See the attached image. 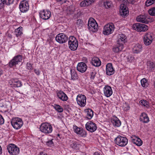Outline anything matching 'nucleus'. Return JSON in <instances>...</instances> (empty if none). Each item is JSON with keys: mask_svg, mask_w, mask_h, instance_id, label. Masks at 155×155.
<instances>
[{"mask_svg": "<svg viewBox=\"0 0 155 155\" xmlns=\"http://www.w3.org/2000/svg\"><path fill=\"white\" fill-rule=\"evenodd\" d=\"M133 28L138 31H145L148 30V26L146 25L139 23H135L132 26Z\"/></svg>", "mask_w": 155, "mask_h": 155, "instance_id": "6e6552de", "label": "nucleus"}, {"mask_svg": "<svg viewBox=\"0 0 155 155\" xmlns=\"http://www.w3.org/2000/svg\"><path fill=\"white\" fill-rule=\"evenodd\" d=\"M73 129L74 132L80 137H85L86 136L87 134L86 131L82 128H80L76 125H74L73 126Z\"/></svg>", "mask_w": 155, "mask_h": 155, "instance_id": "2eb2a0df", "label": "nucleus"}, {"mask_svg": "<svg viewBox=\"0 0 155 155\" xmlns=\"http://www.w3.org/2000/svg\"><path fill=\"white\" fill-rule=\"evenodd\" d=\"M40 155H47V154L46 153L42 152L40 153Z\"/></svg>", "mask_w": 155, "mask_h": 155, "instance_id": "6e6d98bb", "label": "nucleus"}, {"mask_svg": "<svg viewBox=\"0 0 155 155\" xmlns=\"http://www.w3.org/2000/svg\"><path fill=\"white\" fill-rule=\"evenodd\" d=\"M96 75V73L95 72H92L91 74V78L92 79H94Z\"/></svg>", "mask_w": 155, "mask_h": 155, "instance_id": "de8ad7c7", "label": "nucleus"}, {"mask_svg": "<svg viewBox=\"0 0 155 155\" xmlns=\"http://www.w3.org/2000/svg\"><path fill=\"white\" fill-rule=\"evenodd\" d=\"M15 33L17 37H20L23 34L22 28L21 27H20L16 29L15 30Z\"/></svg>", "mask_w": 155, "mask_h": 155, "instance_id": "473e14b6", "label": "nucleus"}, {"mask_svg": "<svg viewBox=\"0 0 155 155\" xmlns=\"http://www.w3.org/2000/svg\"><path fill=\"white\" fill-rule=\"evenodd\" d=\"M3 71L2 69L0 68V76L2 74Z\"/></svg>", "mask_w": 155, "mask_h": 155, "instance_id": "4d7b16f0", "label": "nucleus"}, {"mask_svg": "<svg viewBox=\"0 0 155 155\" xmlns=\"http://www.w3.org/2000/svg\"><path fill=\"white\" fill-rule=\"evenodd\" d=\"M4 119L2 115L0 114V124L2 125L4 123Z\"/></svg>", "mask_w": 155, "mask_h": 155, "instance_id": "09e8293b", "label": "nucleus"}, {"mask_svg": "<svg viewBox=\"0 0 155 155\" xmlns=\"http://www.w3.org/2000/svg\"><path fill=\"white\" fill-rule=\"evenodd\" d=\"M83 21L81 19H78L76 23L77 26L79 28H81L83 26Z\"/></svg>", "mask_w": 155, "mask_h": 155, "instance_id": "e433bc0d", "label": "nucleus"}, {"mask_svg": "<svg viewBox=\"0 0 155 155\" xmlns=\"http://www.w3.org/2000/svg\"><path fill=\"white\" fill-rule=\"evenodd\" d=\"M137 21L145 23H147L148 21L147 18V16L145 15H140L136 18Z\"/></svg>", "mask_w": 155, "mask_h": 155, "instance_id": "cd10ccee", "label": "nucleus"}, {"mask_svg": "<svg viewBox=\"0 0 155 155\" xmlns=\"http://www.w3.org/2000/svg\"><path fill=\"white\" fill-rule=\"evenodd\" d=\"M111 121L115 127H119L121 125V121L116 117H113L111 119Z\"/></svg>", "mask_w": 155, "mask_h": 155, "instance_id": "c85d7f7f", "label": "nucleus"}, {"mask_svg": "<svg viewBox=\"0 0 155 155\" xmlns=\"http://www.w3.org/2000/svg\"><path fill=\"white\" fill-rule=\"evenodd\" d=\"M22 56L21 55H18L15 56L9 62V66L12 67L14 66H15L18 62H21L22 60Z\"/></svg>", "mask_w": 155, "mask_h": 155, "instance_id": "1a4fd4ad", "label": "nucleus"}, {"mask_svg": "<svg viewBox=\"0 0 155 155\" xmlns=\"http://www.w3.org/2000/svg\"><path fill=\"white\" fill-rule=\"evenodd\" d=\"M76 155L75 154V155Z\"/></svg>", "mask_w": 155, "mask_h": 155, "instance_id": "680f3d73", "label": "nucleus"}, {"mask_svg": "<svg viewBox=\"0 0 155 155\" xmlns=\"http://www.w3.org/2000/svg\"><path fill=\"white\" fill-rule=\"evenodd\" d=\"M132 142L138 146H140L142 144V141L139 138L135 136H133L131 137Z\"/></svg>", "mask_w": 155, "mask_h": 155, "instance_id": "393cba45", "label": "nucleus"}, {"mask_svg": "<svg viewBox=\"0 0 155 155\" xmlns=\"http://www.w3.org/2000/svg\"><path fill=\"white\" fill-rule=\"evenodd\" d=\"M86 117L88 119H91L93 116V111L90 109H88L85 110Z\"/></svg>", "mask_w": 155, "mask_h": 155, "instance_id": "2f4dec72", "label": "nucleus"}, {"mask_svg": "<svg viewBox=\"0 0 155 155\" xmlns=\"http://www.w3.org/2000/svg\"><path fill=\"white\" fill-rule=\"evenodd\" d=\"M114 25L113 23L107 24L104 27L103 34L107 35L111 34L114 32Z\"/></svg>", "mask_w": 155, "mask_h": 155, "instance_id": "423d86ee", "label": "nucleus"}, {"mask_svg": "<svg viewBox=\"0 0 155 155\" xmlns=\"http://www.w3.org/2000/svg\"><path fill=\"white\" fill-rule=\"evenodd\" d=\"M19 8L21 12H27L29 8V5L28 2L25 0L21 2L19 5Z\"/></svg>", "mask_w": 155, "mask_h": 155, "instance_id": "dca6fc26", "label": "nucleus"}, {"mask_svg": "<svg viewBox=\"0 0 155 155\" xmlns=\"http://www.w3.org/2000/svg\"><path fill=\"white\" fill-rule=\"evenodd\" d=\"M140 120L144 123H147L149 121V119L147 114L142 113L140 115Z\"/></svg>", "mask_w": 155, "mask_h": 155, "instance_id": "7c9ffc66", "label": "nucleus"}, {"mask_svg": "<svg viewBox=\"0 0 155 155\" xmlns=\"http://www.w3.org/2000/svg\"><path fill=\"white\" fill-rule=\"evenodd\" d=\"M115 71L111 63H109L106 65V74L108 75H111L114 73Z\"/></svg>", "mask_w": 155, "mask_h": 155, "instance_id": "6ab92c4d", "label": "nucleus"}, {"mask_svg": "<svg viewBox=\"0 0 155 155\" xmlns=\"http://www.w3.org/2000/svg\"><path fill=\"white\" fill-rule=\"evenodd\" d=\"M11 124L15 129L18 130L22 127L23 123L22 120L20 118L15 117L12 119Z\"/></svg>", "mask_w": 155, "mask_h": 155, "instance_id": "20e7f679", "label": "nucleus"}, {"mask_svg": "<svg viewBox=\"0 0 155 155\" xmlns=\"http://www.w3.org/2000/svg\"><path fill=\"white\" fill-rule=\"evenodd\" d=\"M101 61L97 57L92 58L91 60V63L95 67H99L101 65Z\"/></svg>", "mask_w": 155, "mask_h": 155, "instance_id": "b1692460", "label": "nucleus"}, {"mask_svg": "<svg viewBox=\"0 0 155 155\" xmlns=\"http://www.w3.org/2000/svg\"><path fill=\"white\" fill-rule=\"evenodd\" d=\"M85 128L88 131L92 133L97 130V126L96 124L94 122L89 121L86 124Z\"/></svg>", "mask_w": 155, "mask_h": 155, "instance_id": "f8f14e48", "label": "nucleus"}, {"mask_svg": "<svg viewBox=\"0 0 155 155\" xmlns=\"http://www.w3.org/2000/svg\"><path fill=\"white\" fill-rule=\"evenodd\" d=\"M8 83L12 87H20L22 85L21 81L17 78L11 79L9 81Z\"/></svg>", "mask_w": 155, "mask_h": 155, "instance_id": "4468645a", "label": "nucleus"}, {"mask_svg": "<svg viewBox=\"0 0 155 155\" xmlns=\"http://www.w3.org/2000/svg\"><path fill=\"white\" fill-rule=\"evenodd\" d=\"M34 71L35 73L37 75H39L40 73V71L38 70L37 69H35L34 70Z\"/></svg>", "mask_w": 155, "mask_h": 155, "instance_id": "864d4df0", "label": "nucleus"}, {"mask_svg": "<svg viewBox=\"0 0 155 155\" xmlns=\"http://www.w3.org/2000/svg\"><path fill=\"white\" fill-rule=\"evenodd\" d=\"M19 0H16V1H19Z\"/></svg>", "mask_w": 155, "mask_h": 155, "instance_id": "052dcab7", "label": "nucleus"}, {"mask_svg": "<svg viewBox=\"0 0 155 155\" xmlns=\"http://www.w3.org/2000/svg\"><path fill=\"white\" fill-rule=\"evenodd\" d=\"M127 41V37L125 35L120 34L118 35L117 40L118 43L123 44L125 43Z\"/></svg>", "mask_w": 155, "mask_h": 155, "instance_id": "a878e982", "label": "nucleus"}, {"mask_svg": "<svg viewBox=\"0 0 155 155\" xmlns=\"http://www.w3.org/2000/svg\"><path fill=\"white\" fill-rule=\"evenodd\" d=\"M53 142L52 140H50L46 142V144L49 147H51L53 145Z\"/></svg>", "mask_w": 155, "mask_h": 155, "instance_id": "c03bdc74", "label": "nucleus"}, {"mask_svg": "<svg viewBox=\"0 0 155 155\" xmlns=\"http://www.w3.org/2000/svg\"><path fill=\"white\" fill-rule=\"evenodd\" d=\"M111 2L108 1H107L104 3V5L106 8H110L111 7Z\"/></svg>", "mask_w": 155, "mask_h": 155, "instance_id": "79ce46f5", "label": "nucleus"}, {"mask_svg": "<svg viewBox=\"0 0 155 155\" xmlns=\"http://www.w3.org/2000/svg\"><path fill=\"white\" fill-rule=\"evenodd\" d=\"M124 48L123 44L117 43V44L113 47V51L115 53H119L121 52Z\"/></svg>", "mask_w": 155, "mask_h": 155, "instance_id": "5701e85b", "label": "nucleus"}, {"mask_svg": "<svg viewBox=\"0 0 155 155\" xmlns=\"http://www.w3.org/2000/svg\"><path fill=\"white\" fill-rule=\"evenodd\" d=\"M55 39L57 42L60 44H62L67 41L68 37L64 33H59L56 36Z\"/></svg>", "mask_w": 155, "mask_h": 155, "instance_id": "9b49d317", "label": "nucleus"}, {"mask_svg": "<svg viewBox=\"0 0 155 155\" xmlns=\"http://www.w3.org/2000/svg\"><path fill=\"white\" fill-rule=\"evenodd\" d=\"M103 91L104 95L107 97H110L113 93L111 87L109 86H106L104 88Z\"/></svg>", "mask_w": 155, "mask_h": 155, "instance_id": "4be33fe9", "label": "nucleus"}, {"mask_svg": "<svg viewBox=\"0 0 155 155\" xmlns=\"http://www.w3.org/2000/svg\"><path fill=\"white\" fill-rule=\"evenodd\" d=\"M79 145H78L76 142H74L71 145V147L74 149L78 150L79 149Z\"/></svg>", "mask_w": 155, "mask_h": 155, "instance_id": "a19ab883", "label": "nucleus"}, {"mask_svg": "<svg viewBox=\"0 0 155 155\" xmlns=\"http://www.w3.org/2000/svg\"><path fill=\"white\" fill-rule=\"evenodd\" d=\"M27 68L28 70H31L32 68V64L30 63H27Z\"/></svg>", "mask_w": 155, "mask_h": 155, "instance_id": "49530a36", "label": "nucleus"}, {"mask_svg": "<svg viewBox=\"0 0 155 155\" xmlns=\"http://www.w3.org/2000/svg\"><path fill=\"white\" fill-rule=\"evenodd\" d=\"M67 0H57V2H59L60 4L65 3Z\"/></svg>", "mask_w": 155, "mask_h": 155, "instance_id": "8fccbe9b", "label": "nucleus"}, {"mask_svg": "<svg viewBox=\"0 0 155 155\" xmlns=\"http://www.w3.org/2000/svg\"><path fill=\"white\" fill-rule=\"evenodd\" d=\"M155 4V0H147L146 2V5L149 6L152 4Z\"/></svg>", "mask_w": 155, "mask_h": 155, "instance_id": "58836bf2", "label": "nucleus"}, {"mask_svg": "<svg viewBox=\"0 0 155 155\" xmlns=\"http://www.w3.org/2000/svg\"><path fill=\"white\" fill-rule=\"evenodd\" d=\"M8 36L9 37H10V38H11L12 37V35H9V34H8Z\"/></svg>", "mask_w": 155, "mask_h": 155, "instance_id": "13d9d810", "label": "nucleus"}, {"mask_svg": "<svg viewBox=\"0 0 155 155\" xmlns=\"http://www.w3.org/2000/svg\"><path fill=\"white\" fill-rule=\"evenodd\" d=\"M40 130L42 132L46 134L51 133L53 130L51 125L48 123L42 124L40 127Z\"/></svg>", "mask_w": 155, "mask_h": 155, "instance_id": "f257e3e1", "label": "nucleus"}, {"mask_svg": "<svg viewBox=\"0 0 155 155\" xmlns=\"http://www.w3.org/2000/svg\"><path fill=\"white\" fill-rule=\"evenodd\" d=\"M71 79L73 80H77L78 78V76L76 72L74 69H71Z\"/></svg>", "mask_w": 155, "mask_h": 155, "instance_id": "72a5a7b5", "label": "nucleus"}, {"mask_svg": "<svg viewBox=\"0 0 155 155\" xmlns=\"http://www.w3.org/2000/svg\"><path fill=\"white\" fill-rule=\"evenodd\" d=\"M141 85L143 87H147L148 85L147 80L145 78H143L140 81Z\"/></svg>", "mask_w": 155, "mask_h": 155, "instance_id": "f704fd0d", "label": "nucleus"}, {"mask_svg": "<svg viewBox=\"0 0 155 155\" xmlns=\"http://www.w3.org/2000/svg\"><path fill=\"white\" fill-rule=\"evenodd\" d=\"M39 15L40 17L43 20H48L51 17V12L48 10L44 9L40 11Z\"/></svg>", "mask_w": 155, "mask_h": 155, "instance_id": "ddd939ff", "label": "nucleus"}, {"mask_svg": "<svg viewBox=\"0 0 155 155\" xmlns=\"http://www.w3.org/2000/svg\"><path fill=\"white\" fill-rule=\"evenodd\" d=\"M128 59L130 62H131L134 60V58L132 56H129Z\"/></svg>", "mask_w": 155, "mask_h": 155, "instance_id": "603ef678", "label": "nucleus"}, {"mask_svg": "<svg viewBox=\"0 0 155 155\" xmlns=\"http://www.w3.org/2000/svg\"><path fill=\"white\" fill-rule=\"evenodd\" d=\"M115 143L120 147H124L128 143V139L125 137L118 135L114 140Z\"/></svg>", "mask_w": 155, "mask_h": 155, "instance_id": "39448f33", "label": "nucleus"}, {"mask_svg": "<svg viewBox=\"0 0 155 155\" xmlns=\"http://www.w3.org/2000/svg\"><path fill=\"white\" fill-rule=\"evenodd\" d=\"M86 98L84 95L79 94L76 98L78 104L81 107H84L86 104Z\"/></svg>", "mask_w": 155, "mask_h": 155, "instance_id": "9d476101", "label": "nucleus"}, {"mask_svg": "<svg viewBox=\"0 0 155 155\" xmlns=\"http://www.w3.org/2000/svg\"><path fill=\"white\" fill-rule=\"evenodd\" d=\"M68 44L69 48L71 50H76L78 46V42L76 38L72 36H70L68 39Z\"/></svg>", "mask_w": 155, "mask_h": 155, "instance_id": "f03ea898", "label": "nucleus"}, {"mask_svg": "<svg viewBox=\"0 0 155 155\" xmlns=\"http://www.w3.org/2000/svg\"><path fill=\"white\" fill-rule=\"evenodd\" d=\"M120 15L124 17H127L128 15L129 12L128 8L124 4L120 5Z\"/></svg>", "mask_w": 155, "mask_h": 155, "instance_id": "a211bd4d", "label": "nucleus"}, {"mask_svg": "<svg viewBox=\"0 0 155 155\" xmlns=\"http://www.w3.org/2000/svg\"><path fill=\"white\" fill-rule=\"evenodd\" d=\"M9 153L12 155H17L20 152L19 148L13 144H9L7 147Z\"/></svg>", "mask_w": 155, "mask_h": 155, "instance_id": "0eeeda50", "label": "nucleus"}, {"mask_svg": "<svg viewBox=\"0 0 155 155\" xmlns=\"http://www.w3.org/2000/svg\"><path fill=\"white\" fill-rule=\"evenodd\" d=\"M94 155H101L100 153L98 152H95L94 153Z\"/></svg>", "mask_w": 155, "mask_h": 155, "instance_id": "5fc2aeb1", "label": "nucleus"}, {"mask_svg": "<svg viewBox=\"0 0 155 155\" xmlns=\"http://www.w3.org/2000/svg\"><path fill=\"white\" fill-rule=\"evenodd\" d=\"M56 93L57 96L60 100L63 101H66L68 100V96L62 91H58L56 92Z\"/></svg>", "mask_w": 155, "mask_h": 155, "instance_id": "412c9836", "label": "nucleus"}, {"mask_svg": "<svg viewBox=\"0 0 155 155\" xmlns=\"http://www.w3.org/2000/svg\"><path fill=\"white\" fill-rule=\"evenodd\" d=\"M5 0H0V9L3 8L5 4H6Z\"/></svg>", "mask_w": 155, "mask_h": 155, "instance_id": "37998d69", "label": "nucleus"}, {"mask_svg": "<svg viewBox=\"0 0 155 155\" xmlns=\"http://www.w3.org/2000/svg\"><path fill=\"white\" fill-rule=\"evenodd\" d=\"M142 50L141 45L137 43L135 45L133 48V52L135 53H138Z\"/></svg>", "mask_w": 155, "mask_h": 155, "instance_id": "bb28decb", "label": "nucleus"}, {"mask_svg": "<svg viewBox=\"0 0 155 155\" xmlns=\"http://www.w3.org/2000/svg\"><path fill=\"white\" fill-rule=\"evenodd\" d=\"M77 68L78 71L81 73H84L87 70V66L84 63L80 62L78 63Z\"/></svg>", "mask_w": 155, "mask_h": 155, "instance_id": "aec40b11", "label": "nucleus"}, {"mask_svg": "<svg viewBox=\"0 0 155 155\" xmlns=\"http://www.w3.org/2000/svg\"><path fill=\"white\" fill-rule=\"evenodd\" d=\"M88 27L89 30L92 32H96L98 29V25L93 18H90L88 21Z\"/></svg>", "mask_w": 155, "mask_h": 155, "instance_id": "7ed1b4c3", "label": "nucleus"}, {"mask_svg": "<svg viewBox=\"0 0 155 155\" xmlns=\"http://www.w3.org/2000/svg\"><path fill=\"white\" fill-rule=\"evenodd\" d=\"M153 85H154V87L155 88V81H154V83Z\"/></svg>", "mask_w": 155, "mask_h": 155, "instance_id": "bf43d9fd", "label": "nucleus"}, {"mask_svg": "<svg viewBox=\"0 0 155 155\" xmlns=\"http://www.w3.org/2000/svg\"><path fill=\"white\" fill-rule=\"evenodd\" d=\"M152 34L149 32L146 33L144 36L143 41L144 44L146 45H150L153 39Z\"/></svg>", "mask_w": 155, "mask_h": 155, "instance_id": "f3484780", "label": "nucleus"}, {"mask_svg": "<svg viewBox=\"0 0 155 155\" xmlns=\"http://www.w3.org/2000/svg\"><path fill=\"white\" fill-rule=\"evenodd\" d=\"M150 66L151 68H155V62H151L150 64Z\"/></svg>", "mask_w": 155, "mask_h": 155, "instance_id": "3c124183", "label": "nucleus"}, {"mask_svg": "<svg viewBox=\"0 0 155 155\" xmlns=\"http://www.w3.org/2000/svg\"><path fill=\"white\" fill-rule=\"evenodd\" d=\"M148 13L151 16H155V7L150 8L148 10Z\"/></svg>", "mask_w": 155, "mask_h": 155, "instance_id": "4c0bfd02", "label": "nucleus"}, {"mask_svg": "<svg viewBox=\"0 0 155 155\" xmlns=\"http://www.w3.org/2000/svg\"><path fill=\"white\" fill-rule=\"evenodd\" d=\"M54 108L58 112H62L63 111V108L59 105H54Z\"/></svg>", "mask_w": 155, "mask_h": 155, "instance_id": "ea45409f", "label": "nucleus"}, {"mask_svg": "<svg viewBox=\"0 0 155 155\" xmlns=\"http://www.w3.org/2000/svg\"><path fill=\"white\" fill-rule=\"evenodd\" d=\"M140 103L141 105L148 108L149 107L148 102L145 100H141L140 101Z\"/></svg>", "mask_w": 155, "mask_h": 155, "instance_id": "c9c22d12", "label": "nucleus"}, {"mask_svg": "<svg viewBox=\"0 0 155 155\" xmlns=\"http://www.w3.org/2000/svg\"><path fill=\"white\" fill-rule=\"evenodd\" d=\"M95 0H84L80 3V6L81 7L87 6L94 3Z\"/></svg>", "mask_w": 155, "mask_h": 155, "instance_id": "c756f323", "label": "nucleus"}, {"mask_svg": "<svg viewBox=\"0 0 155 155\" xmlns=\"http://www.w3.org/2000/svg\"><path fill=\"white\" fill-rule=\"evenodd\" d=\"M14 0H6V4L7 5H10L12 4Z\"/></svg>", "mask_w": 155, "mask_h": 155, "instance_id": "a18cd8bd", "label": "nucleus"}]
</instances>
